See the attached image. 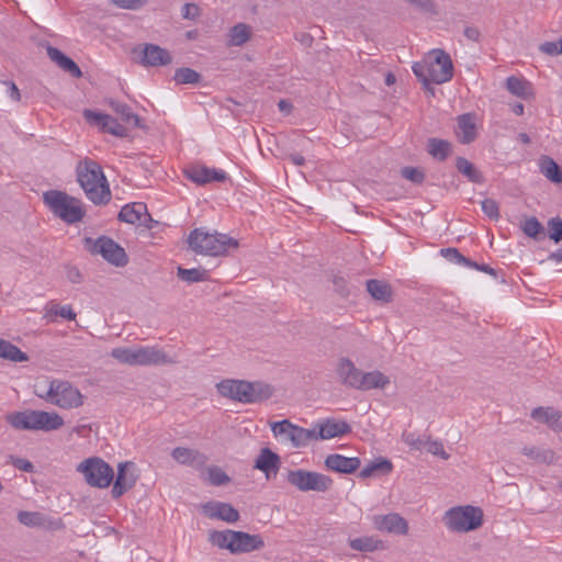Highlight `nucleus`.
<instances>
[{
    "label": "nucleus",
    "instance_id": "obj_1",
    "mask_svg": "<svg viewBox=\"0 0 562 562\" xmlns=\"http://www.w3.org/2000/svg\"><path fill=\"white\" fill-rule=\"evenodd\" d=\"M77 180L87 198L95 205L111 200V190L101 166L91 159L79 161L76 168Z\"/></svg>",
    "mask_w": 562,
    "mask_h": 562
},
{
    "label": "nucleus",
    "instance_id": "obj_2",
    "mask_svg": "<svg viewBox=\"0 0 562 562\" xmlns=\"http://www.w3.org/2000/svg\"><path fill=\"white\" fill-rule=\"evenodd\" d=\"M218 393L235 402L251 404L270 398L273 387L265 382L226 379L217 383Z\"/></svg>",
    "mask_w": 562,
    "mask_h": 562
},
{
    "label": "nucleus",
    "instance_id": "obj_3",
    "mask_svg": "<svg viewBox=\"0 0 562 562\" xmlns=\"http://www.w3.org/2000/svg\"><path fill=\"white\" fill-rule=\"evenodd\" d=\"M188 244L192 251L204 256H224L229 248H238V240L225 234L209 233L203 228L190 232Z\"/></svg>",
    "mask_w": 562,
    "mask_h": 562
},
{
    "label": "nucleus",
    "instance_id": "obj_4",
    "mask_svg": "<svg viewBox=\"0 0 562 562\" xmlns=\"http://www.w3.org/2000/svg\"><path fill=\"white\" fill-rule=\"evenodd\" d=\"M111 357L122 364L127 366H162L176 363L162 349L156 346L145 347H117L111 350Z\"/></svg>",
    "mask_w": 562,
    "mask_h": 562
},
{
    "label": "nucleus",
    "instance_id": "obj_5",
    "mask_svg": "<svg viewBox=\"0 0 562 562\" xmlns=\"http://www.w3.org/2000/svg\"><path fill=\"white\" fill-rule=\"evenodd\" d=\"M43 202L56 217L67 224L82 221L86 214L82 202L64 191L48 190L44 192Z\"/></svg>",
    "mask_w": 562,
    "mask_h": 562
},
{
    "label": "nucleus",
    "instance_id": "obj_6",
    "mask_svg": "<svg viewBox=\"0 0 562 562\" xmlns=\"http://www.w3.org/2000/svg\"><path fill=\"white\" fill-rule=\"evenodd\" d=\"M442 521L448 530L465 533L482 527L484 513L472 505L454 506L443 514Z\"/></svg>",
    "mask_w": 562,
    "mask_h": 562
},
{
    "label": "nucleus",
    "instance_id": "obj_7",
    "mask_svg": "<svg viewBox=\"0 0 562 562\" xmlns=\"http://www.w3.org/2000/svg\"><path fill=\"white\" fill-rule=\"evenodd\" d=\"M83 241L89 252L102 256L104 260L115 267H124L128 262L124 248L108 236H100L97 239L86 237Z\"/></svg>",
    "mask_w": 562,
    "mask_h": 562
},
{
    "label": "nucleus",
    "instance_id": "obj_8",
    "mask_svg": "<svg viewBox=\"0 0 562 562\" xmlns=\"http://www.w3.org/2000/svg\"><path fill=\"white\" fill-rule=\"evenodd\" d=\"M77 471L83 474L90 486L99 488L110 486L114 476L113 469L99 457L88 458L80 462Z\"/></svg>",
    "mask_w": 562,
    "mask_h": 562
},
{
    "label": "nucleus",
    "instance_id": "obj_9",
    "mask_svg": "<svg viewBox=\"0 0 562 562\" xmlns=\"http://www.w3.org/2000/svg\"><path fill=\"white\" fill-rule=\"evenodd\" d=\"M286 480L301 492H327L333 486L328 475L303 469L289 471Z\"/></svg>",
    "mask_w": 562,
    "mask_h": 562
},
{
    "label": "nucleus",
    "instance_id": "obj_10",
    "mask_svg": "<svg viewBox=\"0 0 562 562\" xmlns=\"http://www.w3.org/2000/svg\"><path fill=\"white\" fill-rule=\"evenodd\" d=\"M50 404L63 409L77 408L83 404V395L68 381L55 380Z\"/></svg>",
    "mask_w": 562,
    "mask_h": 562
},
{
    "label": "nucleus",
    "instance_id": "obj_11",
    "mask_svg": "<svg viewBox=\"0 0 562 562\" xmlns=\"http://www.w3.org/2000/svg\"><path fill=\"white\" fill-rule=\"evenodd\" d=\"M432 55L435 56V59L429 64V80L437 85L450 81L453 77V64L451 57L442 49L434 50Z\"/></svg>",
    "mask_w": 562,
    "mask_h": 562
},
{
    "label": "nucleus",
    "instance_id": "obj_12",
    "mask_svg": "<svg viewBox=\"0 0 562 562\" xmlns=\"http://www.w3.org/2000/svg\"><path fill=\"white\" fill-rule=\"evenodd\" d=\"M137 480L138 474L136 473V468L133 462L126 461L120 463L117 467V475L111 491L112 496L114 498L121 497L136 484Z\"/></svg>",
    "mask_w": 562,
    "mask_h": 562
},
{
    "label": "nucleus",
    "instance_id": "obj_13",
    "mask_svg": "<svg viewBox=\"0 0 562 562\" xmlns=\"http://www.w3.org/2000/svg\"><path fill=\"white\" fill-rule=\"evenodd\" d=\"M373 526L376 530L387 533L405 536L408 532V522L397 513L386 515H375L372 517Z\"/></svg>",
    "mask_w": 562,
    "mask_h": 562
},
{
    "label": "nucleus",
    "instance_id": "obj_14",
    "mask_svg": "<svg viewBox=\"0 0 562 562\" xmlns=\"http://www.w3.org/2000/svg\"><path fill=\"white\" fill-rule=\"evenodd\" d=\"M83 116L90 124L98 125L104 132L114 136L126 137L128 135L127 128L109 114H103L92 110H85Z\"/></svg>",
    "mask_w": 562,
    "mask_h": 562
},
{
    "label": "nucleus",
    "instance_id": "obj_15",
    "mask_svg": "<svg viewBox=\"0 0 562 562\" xmlns=\"http://www.w3.org/2000/svg\"><path fill=\"white\" fill-rule=\"evenodd\" d=\"M232 537L231 553L233 554L258 551L265 547V541L260 535H250L248 532L234 530Z\"/></svg>",
    "mask_w": 562,
    "mask_h": 562
},
{
    "label": "nucleus",
    "instance_id": "obj_16",
    "mask_svg": "<svg viewBox=\"0 0 562 562\" xmlns=\"http://www.w3.org/2000/svg\"><path fill=\"white\" fill-rule=\"evenodd\" d=\"M188 179L196 184H206L213 181L223 182L227 175L222 169L207 168L204 166H193L184 170Z\"/></svg>",
    "mask_w": 562,
    "mask_h": 562
},
{
    "label": "nucleus",
    "instance_id": "obj_17",
    "mask_svg": "<svg viewBox=\"0 0 562 562\" xmlns=\"http://www.w3.org/2000/svg\"><path fill=\"white\" fill-rule=\"evenodd\" d=\"M203 513L212 519H221L228 524L239 520V513L228 503L207 502L202 506Z\"/></svg>",
    "mask_w": 562,
    "mask_h": 562
},
{
    "label": "nucleus",
    "instance_id": "obj_18",
    "mask_svg": "<svg viewBox=\"0 0 562 562\" xmlns=\"http://www.w3.org/2000/svg\"><path fill=\"white\" fill-rule=\"evenodd\" d=\"M171 457L180 464L192 467L196 470H202L209 458L203 452L196 449L184 447H177L171 451Z\"/></svg>",
    "mask_w": 562,
    "mask_h": 562
},
{
    "label": "nucleus",
    "instance_id": "obj_19",
    "mask_svg": "<svg viewBox=\"0 0 562 562\" xmlns=\"http://www.w3.org/2000/svg\"><path fill=\"white\" fill-rule=\"evenodd\" d=\"M143 216H145L149 221L151 220L150 214L147 212L146 204L138 202L124 205L121 209L117 217L121 222L144 225L147 228H151L153 225H149L145 221H143Z\"/></svg>",
    "mask_w": 562,
    "mask_h": 562
},
{
    "label": "nucleus",
    "instance_id": "obj_20",
    "mask_svg": "<svg viewBox=\"0 0 562 562\" xmlns=\"http://www.w3.org/2000/svg\"><path fill=\"white\" fill-rule=\"evenodd\" d=\"M324 463L326 469L329 471L351 474L359 469L361 461L357 457L348 458L338 453H333L326 457Z\"/></svg>",
    "mask_w": 562,
    "mask_h": 562
},
{
    "label": "nucleus",
    "instance_id": "obj_21",
    "mask_svg": "<svg viewBox=\"0 0 562 562\" xmlns=\"http://www.w3.org/2000/svg\"><path fill=\"white\" fill-rule=\"evenodd\" d=\"M339 382L350 389H357L361 370L349 358L339 359L336 368Z\"/></svg>",
    "mask_w": 562,
    "mask_h": 562
},
{
    "label": "nucleus",
    "instance_id": "obj_22",
    "mask_svg": "<svg viewBox=\"0 0 562 562\" xmlns=\"http://www.w3.org/2000/svg\"><path fill=\"white\" fill-rule=\"evenodd\" d=\"M172 57L170 53L155 44H146L143 49L142 63L145 66H166L171 64Z\"/></svg>",
    "mask_w": 562,
    "mask_h": 562
},
{
    "label": "nucleus",
    "instance_id": "obj_23",
    "mask_svg": "<svg viewBox=\"0 0 562 562\" xmlns=\"http://www.w3.org/2000/svg\"><path fill=\"white\" fill-rule=\"evenodd\" d=\"M280 464V457L269 448H263L256 459L254 468L263 472L269 480L271 474L277 475Z\"/></svg>",
    "mask_w": 562,
    "mask_h": 562
},
{
    "label": "nucleus",
    "instance_id": "obj_24",
    "mask_svg": "<svg viewBox=\"0 0 562 562\" xmlns=\"http://www.w3.org/2000/svg\"><path fill=\"white\" fill-rule=\"evenodd\" d=\"M317 438L318 440H327L335 437H341L351 432V427L344 420L326 419L322 424L317 425Z\"/></svg>",
    "mask_w": 562,
    "mask_h": 562
},
{
    "label": "nucleus",
    "instance_id": "obj_25",
    "mask_svg": "<svg viewBox=\"0 0 562 562\" xmlns=\"http://www.w3.org/2000/svg\"><path fill=\"white\" fill-rule=\"evenodd\" d=\"M531 417L548 425L554 431H562V413L553 407L533 408Z\"/></svg>",
    "mask_w": 562,
    "mask_h": 562
},
{
    "label": "nucleus",
    "instance_id": "obj_26",
    "mask_svg": "<svg viewBox=\"0 0 562 562\" xmlns=\"http://www.w3.org/2000/svg\"><path fill=\"white\" fill-rule=\"evenodd\" d=\"M8 422L15 429L38 430V411L13 413L8 416Z\"/></svg>",
    "mask_w": 562,
    "mask_h": 562
},
{
    "label": "nucleus",
    "instance_id": "obj_27",
    "mask_svg": "<svg viewBox=\"0 0 562 562\" xmlns=\"http://www.w3.org/2000/svg\"><path fill=\"white\" fill-rule=\"evenodd\" d=\"M390 384V379L379 370L362 372L356 390L370 391L373 389H385Z\"/></svg>",
    "mask_w": 562,
    "mask_h": 562
},
{
    "label": "nucleus",
    "instance_id": "obj_28",
    "mask_svg": "<svg viewBox=\"0 0 562 562\" xmlns=\"http://www.w3.org/2000/svg\"><path fill=\"white\" fill-rule=\"evenodd\" d=\"M47 55L56 65H58L63 70L71 75L74 78L82 77V71L79 66L68 56H66L58 48L48 46Z\"/></svg>",
    "mask_w": 562,
    "mask_h": 562
},
{
    "label": "nucleus",
    "instance_id": "obj_29",
    "mask_svg": "<svg viewBox=\"0 0 562 562\" xmlns=\"http://www.w3.org/2000/svg\"><path fill=\"white\" fill-rule=\"evenodd\" d=\"M457 136L462 144H470L475 139V123L471 114L467 113L458 117Z\"/></svg>",
    "mask_w": 562,
    "mask_h": 562
},
{
    "label": "nucleus",
    "instance_id": "obj_30",
    "mask_svg": "<svg viewBox=\"0 0 562 562\" xmlns=\"http://www.w3.org/2000/svg\"><path fill=\"white\" fill-rule=\"evenodd\" d=\"M521 452L536 463L552 464L557 461V454L552 449L526 446L521 449Z\"/></svg>",
    "mask_w": 562,
    "mask_h": 562
},
{
    "label": "nucleus",
    "instance_id": "obj_31",
    "mask_svg": "<svg viewBox=\"0 0 562 562\" xmlns=\"http://www.w3.org/2000/svg\"><path fill=\"white\" fill-rule=\"evenodd\" d=\"M367 291L376 301L387 303L392 300V289L389 283L371 279L367 281Z\"/></svg>",
    "mask_w": 562,
    "mask_h": 562
},
{
    "label": "nucleus",
    "instance_id": "obj_32",
    "mask_svg": "<svg viewBox=\"0 0 562 562\" xmlns=\"http://www.w3.org/2000/svg\"><path fill=\"white\" fill-rule=\"evenodd\" d=\"M289 440L295 448L306 447L311 441L318 440L317 430L316 428L305 429L303 427L293 425Z\"/></svg>",
    "mask_w": 562,
    "mask_h": 562
},
{
    "label": "nucleus",
    "instance_id": "obj_33",
    "mask_svg": "<svg viewBox=\"0 0 562 562\" xmlns=\"http://www.w3.org/2000/svg\"><path fill=\"white\" fill-rule=\"evenodd\" d=\"M38 430L53 431L64 426L63 417L55 412L38 411Z\"/></svg>",
    "mask_w": 562,
    "mask_h": 562
},
{
    "label": "nucleus",
    "instance_id": "obj_34",
    "mask_svg": "<svg viewBox=\"0 0 562 562\" xmlns=\"http://www.w3.org/2000/svg\"><path fill=\"white\" fill-rule=\"evenodd\" d=\"M177 277L188 284L205 282L210 280V273L205 269L192 268L186 269L182 267L177 268Z\"/></svg>",
    "mask_w": 562,
    "mask_h": 562
},
{
    "label": "nucleus",
    "instance_id": "obj_35",
    "mask_svg": "<svg viewBox=\"0 0 562 562\" xmlns=\"http://www.w3.org/2000/svg\"><path fill=\"white\" fill-rule=\"evenodd\" d=\"M0 358L13 362H25L29 356L12 342L0 338Z\"/></svg>",
    "mask_w": 562,
    "mask_h": 562
},
{
    "label": "nucleus",
    "instance_id": "obj_36",
    "mask_svg": "<svg viewBox=\"0 0 562 562\" xmlns=\"http://www.w3.org/2000/svg\"><path fill=\"white\" fill-rule=\"evenodd\" d=\"M427 149L435 159L443 161L451 154V144L445 139L429 138Z\"/></svg>",
    "mask_w": 562,
    "mask_h": 562
},
{
    "label": "nucleus",
    "instance_id": "obj_37",
    "mask_svg": "<svg viewBox=\"0 0 562 562\" xmlns=\"http://www.w3.org/2000/svg\"><path fill=\"white\" fill-rule=\"evenodd\" d=\"M393 470V464L390 460L380 458L367 464L359 473L361 479L372 476L374 473L389 474Z\"/></svg>",
    "mask_w": 562,
    "mask_h": 562
},
{
    "label": "nucleus",
    "instance_id": "obj_38",
    "mask_svg": "<svg viewBox=\"0 0 562 562\" xmlns=\"http://www.w3.org/2000/svg\"><path fill=\"white\" fill-rule=\"evenodd\" d=\"M456 168L471 182L482 183L484 181L483 175L467 158L458 157L456 161Z\"/></svg>",
    "mask_w": 562,
    "mask_h": 562
},
{
    "label": "nucleus",
    "instance_id": "obj_39",
    "mask_svg": "<svg viewBox=\"0 0 562 562\" xmlns=\"http://www.w3.org/2000/svg\"><path fill=\"white\" fill-rule=\"evenodd\" d=\"M111 104L115 113H117L121 116L122 121H124L126 124H131L137 128L145 127L142 124L140 117L132 111L131 106L121 102H112Z\"/></svg>",
    "mask_w": 562,
    "mask_h": 562
},
{
    "label": "nucleus",
    "instance_id": "obj_40",
    "mask_svg": "<svg viewBox=\"0 0 562 562\" xmlns=\"http://www.w3.org/2000/svg\"><path fill=\"white\" fill-rule=\"evenodd\" d=\"M250 38V29L245 23L234 25L228 33L229 46H241Z\"/></svg>",
    "mask_w": 562,
    "mask_h": 562
},
{
    "label": "nucleus",
    "instance_id": "obj_41",
    "mask_svg": "<svg viewBox=\"0 0 562 562\" xmlns=\"http://www.w3.org/2000/svg\"><path fill=\"white\" fill-rule=\"evenodd\" d=\"M349 546L351 549L361 552H373L378 550L382 546V541L374 537H359L349 540Z\"/></svg>",
    "mask_w": 562,
    "mask_h": 562
},
{
    "label": "nucleus",
    "instance_id": "obj_42",
    "mask_svg": "<svg viewBox=\"0 0 562 562\" xmlns=\"http://www.w3.org/2000/svg\"><path fill=\"white\" fill-rule=\"evenodd\" d=\"M541 172L552 182L560 183L562 182V170L560 166L548 156H543L541 158Z\"/></svg>",
    "mask_w": 562,
    "mask_h": 562
},
{
    "label": "nucleus",
    "instance_id": "obj_43",
    "mask_svg": "<svg viewBox=\"0 0 562 562\" xmlns=\"http://www.w3.org/2000/svg\"><path fill=\"white\" fill-rule=\"evenodd\" d=\"M506 88L510 93L519 98L527 99L530 93L531 86L527 80L512 76L506 80Z\"/></svg>",
    "mask_w": 562,
    "mask_h": 562
},
{
    "label": "nucleus",
    "instance_id": "obj_44",
    "mask_svg": "<svg viewBox=\"0 0 562 562\" xmlns=\"http://www.w3.org/2000/svg\"><path fill=\"white\" fill-rule=\"evenodd\" d=\"M202 76L192 68L181 67L176 69L173 80L177 85H196L201 81Z\"/></svg>",
    "mask_w": 562,
    "mask_h": 562
},
{
    "label": "nucleus",
    "instance_id": "obj_45",
    "mask_svg": "<svg viewBox=\"0 0 562 562\" xmlns=\"http://www.w3.org/2000/svg\"><path fill=\"white\" fill-rule=\"evenodd\" d=\"M521 229L528 237L536 240H540L546 237L544 227L535 216L526 218L521 224Z\"/></svg>",
    "mask_w": 562,
    "mask_h": 562
},
{
    "label": "nucleus",
    "instance_id": "obj_46",
    "mask_svg": "<svg viewBox=\"0 0 562 562\" xmlns=\"http://www.w3.org/2000/svg\"><path fill=\"white\" fill-rule=\"evenodd\" d=\"M203 480L213 486H222L231 482V477L216 465L206 469V476H203Z\"/></svg>",
    "mask_w": 562,
    "mask_h": 562
},
{
    "label": "nucleus",
    "instance_id": "obj_47",
    "mask_svg": "<svg viewBox=\"0 0 562 562\" xmlns=\"http://www.w3.org/2000/svg\"><path fill=\"white\" fill-rule=\"evenodd\" d=\"M234 530L227 529L224 531H212L209 536V540L212 544L220 549H226L231 552Z\"/></svg>",
    "mask_w": 562,
    "mask_h": 562
},
{
    "label": "nucleus",
    "instance_id": "obj_48",
    "mask_svg": "<svg viewBox=\"0 0 562 562\" xmlns=\"http://www.w3.org/2000/svg\"><path fill=\"white\" fill-rule=\"evenodd\" d=\"M18 520L26 527L44 526L46 519L42 513L21 510L18 513Z\"/></svg>",
    "mask_w": 562,
    "mask_h": 562
},
{
    "label": "nucleus",
    "instance_id": "obj_49",
    "mask_svg": "<svg viewBox=\"0 0 562 562\" xmlns=\"http://www.w3.org/2000/svg\"><path fill=\"white\" fill-rule=\"evenodd\" d=\"M46 316H60L68 321H74L76 318V313L74 312L71 305L60 306L58 304L50 303L47 308Z\"/></svg>",
    "mask_w": 562,
    "mask_h": 562
},
{
    "label": "nucleus",
    "instance_id": "obj_50",
    "mask_svg": "<svg viewBox=\"0 0 562 562\" xmlns=\"http://www.w3.org/2000/svg\"><path fill=\"white\" fill-rule=\"evenodd\" d=\"M55 380H47L45 384L37 383L34 393L37 397L50 404L54 393Z\"/></svg>",
    "mask_w": 562,
    "mask_h": 562
},
{
    "label": "nucleus",
    "instance_id": "obj_51",
    "mask_svg": "<svg viewBox=\"0 0 562 562\" xmlns=\"http://www.w3.org/2000/svg\"><path fill=\"white\" fill-rule=\"evenodd\" d=\"M548 236L555 244L562 240V220L560 217H552L547 223Z\"/></svg>",
    "mask_w": 562,
    "mask_h": 562
},
{
    "label": "nucleus",
    "instance_id": "obj_52",
    "mask_svg": "<svg viewBox=\"0 0 562 562\" xmlns=\"http://www.w3.org/2000/svg\"><path fill=\"white\" fill-rule=\"evenodd\" d=\"M428 69L429 65H424L419 63L413 65V72L415 74V76L423 81L424 86L429 90L430 94L434 95V89L429 87V85L432 83V81L429 80Z\"/></svg>",
    "mask_w": 562,
    "mask_h": 562
},
{
    "label": "nucleus",
    "instance_id": "obj_53",
    "mask_svg": "<svg viewBox=\"0 0 562 562\" xmlns=\"http://www.w3.org/2000/svg\"><path fill=\"white\" fill-rule=\"evenodd\" d=\"M335 292L341 297H348L351 294V288L342 276L334 274L331 278Z\"/></svg>",
    "mask_w": 562,
    "mask_h": 562
},
{
    "label": "nucleus",
    "instance_id": "obj_54",
    "mask_svg": "<svg viewBox=\"0 0 562 562\" xmlns=\"http://www.w3.org/2000/svg\"><path fill=\"white\" fill-rule=\"evenodd\" d=\"M401 175L403 178H405L416 184H420L425 180L424 172L415 167H404L401 170Z\"/></svg>",
    "mask_w": 562,
    "mask_h": 562
},
{
    "label": "nucleus",
    "instance_id": "obj_55",
    "mask_svg": "<svg viewBox=\"0 0 562 562\" xmlns=\"http://www.w3.org/2000/svg\"><path fill=\"white\" fill-rule=\"evenodd\" d=\"M293 425L290 420L283 419L281 422H277L271 426V430L274 436H285L286 439H290V434L292 432Z\"/></svg>",
    "mask_w": 562,
    "mask_h": 562
},
{
    "label": "nucleus",
    "instance_id": "obj_56",
    "mask_svg": "<svg viewBox=\"0 0 562 562\" xmlns=\"http://www.w3.org/2000/svg\"><path fill=\"white\" fill-rule=\"evenodd\" d=\"M411 5L415 7L419 11L428 14H437V8L432 0H405Z\"/></svg>",
    "mask_w": 562,
    "mask_h": 562
},
{
    "label": "nucleus",
    "instance_id": "obj_57",
    "mask_svg": "<svg viewBox=\"0 0 562 562\" xmlns=\"http://www.w3.org/2000/svg\"><path fill=\"white\" fill-rule=\"evenodd\" d=\"M425 448H427L429 453L440 457L443 460H448L450 458L449 453L445 451L443 445L438 440H430L428 438Z\"/></svg>",
    "mask_w": 562,
    "mask_h": 562
},
{
    "label": "nucleus",
    "instance_id": "obj_58",
    "mask_svg": "<svg viewBox=\"0 0 562 562\" xmlns=\"http://www.w3.org/2000/svg\"><path fill=\"white\" fill-rule=\"evenodd\" d=\"M482 211L492 220L499 218L498 204L493 199H485L482 201Z\"/></svg>",
    "mask_w": 562,
    "mask_h": 562
},
{
    "label": "nucleus",
    "instance_id": "obj_59",
    "mask_svg": "<svg viewBox=\"0 0 562 562\" xmlns=\"http://www.w3.org/2000/svg\"><path fill=\"white\" fill-rule=\"evenodd\" d=\"M403 440L406 445L416 450H422L425 448L427 441V439L416 436L413 432L404 434Z\"/></svg>",
    "mask_w": 562,
    "mask_h": 562
},
{
    "label": "nucleus",
    "instance_id": "obj_60",
    "mask_svg": "<svg viewBox=\"0 0 562 562\" xmlns=\"http://www.w3.org/2000/svg\"><path fill=\"white\" fill-rule=\"evenodd\" d=\"M441 255L457 263H469V258L464 257L457 248H443L441 249Z\"/></svg>",
    "mask_w": 562,
    "mask_h": 562
},
{
    "label": "nucleus",
    "instance_id": "obj_61",
    "mask_svg": "<svg viewBox=\"0 0 562 562\" xmlns=\"http://www.w3.org/2000/svg\"><path fill=\"white\" fill-rule=\"evenodd\" d=\"M540 52L550 55L555 56L561 54L562 55V40L558 42H544L539 46Z\"/></svg>",
    "mask_w": 562,
    "mask_h": 562
},
{
    "label": "nucleus",
    "instance_id": "obj_62",
    "mask_svg": "<svg viewBox=\"0 0 562 562\" xmlns=\"http://www.w3.org/2000/svg\"><path fill=\"white\" fill-rule=\"evenodd\" d=\"M200 15V8L195 3H186L181 9V16L186 20H195Z\"/></svg>",
    "mask_w": 562,
    "mask_h": 562
},
{
    "label": "nucleus",
    "instance_id": "obj_63",
    "mask_svg": "<svg viewBox=\"0 0 562 562\" xmlns=\"http://www.w3.org/2000/svg\"><path fill=\"white\" fill-rule=\"evenodd\" d=\"M66 278L74 284L81 283L83 280L80 270L75 266H66Z\"/></svg>",
    "mask_w": 562,
    "mask_h": 562
},
{
    "label": "nucleus",
    "instance_id": "obj_64",
    "mask_svg": "<svg viewBox=\"0 0 562 562\" xmlns=\"http://www.w3.org/2000/svg\"><path fill=\"white\" fill-rule=\"evenodd\" d=\"M12 464L14 465V468L25 471V472H33V470H34L33 463L26 459L13 458Z\"/></svg>",
    "mask_w": 562,
    "mask_h": 562
}]
</instances>
